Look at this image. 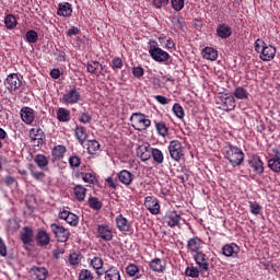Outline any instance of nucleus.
<instances>
[{
	"mask_svg": "<svg viewBox=\"0 0 280 280\" xmlns=\"http://www.w3.org/2000/svg\"><path fill=\"white\" fill-rule=\"evenodd\" d=\"M187 246L191 253H199L198 250H200V238H190L187 243Z\"/></svg>",
	"mask_w": 280,
	"mask_h": 280,
	"instance_id": "40",
	"label": "nucleus"
},
{
	"mask_svg": "<svg viewBox=\"0 0 280 280\" xmlns=\"http://www.w3.org/2000/svg\"><path fill=\"white\" fill-rule=\"evenodd\" d=\"M172 23L175 25V27H183L185 25V19L177 15L172 19Z\"/></svg>",
	"mask_w": 280,
	"mask_h": 280,
	"instance_id": "61",
	"label": "nucleus"
},
{
	"mask_svg": "<svg viewBox=\"0 0 280 280\" xmlns=\"http://www.w3.org/2000/svg\"><path fill=\"white\" fill-rule=\"evenodd\" d=\"M137 272H139V267L137 265L131 264V265L127 266L126 273L129 277H135L137 275Z\"/></svg>",
	"mask_w": 280,
	"mask_h": 280,
	"instance_id": "55",
	"label": "nucleus"
},
{
	"mask_svg": "<svg viewBox=\"0 0 280 280\" xmlns=\"http://www.w3.org/2000/svg\"><path fill=\"white\" fill-rule=\"evenodd\" d=\"M277 56V48L275 46H265L262 49V52H260V60H264V62H270Z\"/></svg>",
	"mask_w": 280,
	"mask_h": 280,
	"instance_id": "18",
	"label": "nucleus"
},
{
	"mask_svg": "<svg viewBox=\"0 0 280 280\" xmlns=\"http://www.w3.org/2000/svg\"><path fill=\"white\" fill-rule=\"evenodd\" d=\"M79 280H93V273L89 269H82L79 273Z\"/></svg>",
	"mask_w": 280,
	"mask_h": 280,
	"instance_id": "54",
	"label": "nucleus"
},
{
	"mask_svg": "<svg viewBox=\"0 0 280 280\" xmlns=\"http://www.w3.org/2000/svg\"><path fill=\"white\" fill-rule=\"evenodd\" d=\"M80 34V28L72 26L67 31V36H78Z\"/></svg>",
	"mask_w": 280,
	"mask_h": 280,
	"instance_id": "64",
	"label": "nucleus"
},
{
	"mask_svg": "<svg viewBox=\"0 0 280 280\" xmlns=\"http://www.w3.org/2000/svg\"><path fill=\"white\" fill-rule=\"evenodd\" d=\"M59 219L65 220L67 224H70V226H78L80 222V218L77 217L75 213L69 212L67 210L59 212Z\"/></svg>",
	"mask_w": 280,
	"mask_h": 280,
	"instance_id": "12",
	"label": "nucleus"
},
{
	"mask_svg": "<svg viewBox=\"0 0 280 280\" xmlns=\"http://www.w3.org/2000/svg\"><path fill=\"white\" fill-rule=\"evenodd\" d=\"M86 70L88 73L100 77L104 71V66H102V63H100L98 61H90L86 65Z\"/></svg>",
	"mask_w": 280,
	"mask_h": 280,
	"instance_id": "21",
	"label": "nucleus"
},
{
	"mask_svg": "<svg viewBox=\"0 0 280 280\" xmlns=\"http://www.w3.org/2000/svg\"><path fill=\"white\" fill-rule=\"evenodd\" d=\"M165 222L167 226L174 229V226H178V224H180V214H178L176 211H171L166 214Z\"/></svg>",
	"mask_w": 280,
	"mask_h": 280,
	"instance_id": "20",
	"label": "nucleus"
},
{
	"mask_svg": "<svg viewBox=\"0 0 280 280\" xmlns=\"http://www.w3.org/2000/svg\"><path fill=\"white\" fill-rule=\"evenodd\" d=\"M50 230L52 231L56 240L61 243L67 242L69 240V235H71V232H69L67 228L57 223H52L50 225Z\"/></svg>",
	"mask_w": 280,
	"mask_h": 280,
	"instance_id": "5",
	"label": "nucleus"
},
{
	"mask_svg": "<svg viewBox=\"0 0 280 280\" xmlns=\"http://www.w3.org/2000/svg\"><path fill=\"white\" fill-rule=\"evenodd\" d=\"M65 154H67V147L62 144H57L51 150V155L54 156L55 161L65 159Z\"/></svg>",
	"mask_w": 280,
	"mask_h": 280,
	"instance_id": "28",
	"label": "nucleus"
},
{
	"mask_svg": "<svg viewBox=\"0 0 280 280\" xmlns=\"http://www.w3.org/2000/svg\"><path fill=\"white\" fill-rule=\"evenodd\" d=\"M97 150H100V142H97L96 140H90L88 142V152L90 154H95Z\"/></svg>",
	"mask_w": 280,
	"mask_h": 280,
	"instance_id": "49",
	"label": "nucleus"
},
{
	"mask_svg": "<svg viewBox=\"0 0 280 280\" xmlns=\"http://www.w3.org/2000/svg\"><path fill=\"white\" fill-rule=\"evenodd\" d=\"M21 119L27 126H32L34 124V119H36V114H34V109L31 107H22L20 110Z\"/></svg>",
	"mask_w": 280,
	"mask_h": 280,
	"instance_id": "11",
	"label": "nucleus"
},
{
	"mask_svg": "<svg viewBox=\"0 0 280 280\" xmlns=\"http://www.w3.org/2000/svg\"><path fill=\"white\" fill-rule=\"evenodd\" d=\"M4 86L10 93H16L23 86V79L16 73H11L4 80Z\"/></svg>",
	"mask_w": 280,
	"mask_h": 280,
	"instance_id": "4",
	"label": "nucleus"
},
{
	"mask_svg": "<svg viewBox=\"0 0 280 280\" xmlns=\"http://www.w3.org/2000/svg\"><path fill=\"white\" fill-rule=\"evenodd\" d=\"M223 110H235V96H226L222 101Z\"/></svg>",
	"mask_w": 280,
	"mask_h": 280,
	"instance_id": "36",
	"label": "nucleus"
},
{
	"mask_svg": "<svg viewBox=\"0 0 280 280\" xmlns=\"http://www.w3.org/2000/svg\"><path fill=\"white\" fill-rule=\"evenodd\" d=\"M185 275L191 279H198L200 277V270H198L196 267H187Z\"/></svg>",
	"mask_w": 280,
	"mask_h": 280,
	"instance_id": "47",
	"label": "nucleus"
},
{
	"mask_svg": "<svg viewBox=\"0 0 280 280\" xmlns=\"http://www.w3.org/2000/svg\"><path fill=\"white\" fill-rule=\"evenodd\" d=\"M151 156L158 165H161L165 161V156L163 155V151L158 148H151Z\"/></svg>",
	"mask_w": 280,
	"mask_h": 280,
	"instance_id": "37",
	"label": "nucleus"
},
{
	"mask_svg": "<svg viewBox=\"0 0 280 280\" xmlns=\"http://www.w3.org/2000/svg\"><path fill=\"white\" fill-rule=\"evenodd\" d=\"M90 265L92 266V268H94V270H96V275L98 277H102L104 275V271L106 269H104V260L100 257H94L91 259Z\"/></svg>",
	"mask_w": 280,
	"mask_h": 280,
	"instance_id": "22",
	"label": "nucleus"
},
{
	"mask_svg": "<svg viewBox=\"0 0 280 280\" xmlns=\"http://www.w3.org/2000/svg\"><path fill=\"white\" fill-rule=\"evenodd\" d=\"M31 272L35 275L37 280H46L49 277V271L45 267L33 266Z\"/></svg>",
	"mask_w": 280,
	"mask_h": 280,
	"instance_id": "30",
	"label": "nucleus"
},
{
	"mask_svg": "<svg viewBox=\"0 0 280 280\" xmlns=\"http://www.w3.org/2000/svg\"><path fill=\"white\" fill-rule=\"evenodd\" d=\"M121 67H124V61H121V58L116 57L112 60V69H114V71H119Z\"/></svg>",
	"mask_w": 280,
	"mask_h": 280,
	"instance_id": "56",
	"label": "nucleus"
},
{
	"mask_svg": "<svg viewBox=\"0 0 280 280\" xmlns=\"http://www.w3.org/2000/svg\"><path fill=\"white\" fill-rule=\"evenodd\" d=\"M4 25L7 30H14L16 27V18L12 14H9L4 18Z\"/></svg>",
	"mask_w": 280,
	"mask_h": 280,
	"instance_id": "43",
	"label": "nucleus"
},
{
	"mask_svg": "<svg viewBox=\"0 0 280 280\" xmlns=\"http://www.w3.org/2000/svg\"><path fill=\"white\" fill-rule=\"evenodd\" d=\"M194 259L200 270H209V260L207 259V255H205L202 252H197L194 255Z\"/></svg>",
	"mask_w": 280,
	"mask_h": 280,
	"instance_id": "17",
	"label": "nucleus"
},
{
	"mask_svg": "<svg viewBox=\"0 0 280 280\" xmlns=\"http://www.w3.org/2000/svg\"><path fill=\"white\" fill-rule=\"evenodd\" d=\"M93 117L89 113H81L79 117V121L81 124H91Z\"/></svg>",
	"mask_w": 280,
	"mask_h": 280,
	"instance_id": "58",
	"label": "nucleus"
},
{
	"mask_svg": "<svg viewBox=\"0 0 280 280\" xmlns=\"http://www.w3.org/2000/svg\"><path fill=\"white\" fill-rule=\"evenodd\" d=\"M168 152L173 161H180L183 159V143L178 140H172L168 144Z\"/></svg>",
	"mask_w": 280,
	"mask_h": 280,
	"instance_id": "6",
	"label": "nucleus"
},
{
	"mask_svg": "<svg viewBox=\"0 0 280 280\" xmlns=\"http://www.w3.org/2000/svg\"><path fill=\"white\" fill-rule=\"evenodd\" d=\"M131 72L132 75L138 80H140V78H143V75L145 74V70L141 66L133 67Z\"/></svg>",
	"mask_w": 280,
	"mask_h": 280,
	"instance_id": "52",
	"label": "nucleus"
},
{
	"mask_svg": "<svg viewBox=\"0 0 280 280\" xmlns=\"http://www.w3.org/2000/svg\"><path fill=\"white\" fill-rule=\"evenodd\" d=\"M25 38L30 44H34L38 42V33L34 30H30L25 34Z\"/></svg>",
	"mask_w": 280,
	"mask_h": 280,
	"instance_id": "46",
	"label": "nucleus"
},
{
	"mask_svg": "<svg viewBox=\"0 0 280 280\" xmlns=\"http://www.w3.org/2000/svg\"><path fill=\"white\" fill-rule=\"evenodd\" d=\"M82 261V257L78 253H73L69 256V264L71 266H78Z\"/></svg>",
	"mask_w": 280,
	"mask_h": 280,
	"instance_id": "53",
	"label": "nucleus"
},
{
	"mask_svg": "<svg viewBox=\"0 0 280 280\" xmlns=\"http://www.w3.org/2000/svg\"><path fill=\"white\" fill-rule=\"evenodd\" d=\"M73 191L77 200H79L80 202H82L84 198H86V189L84 188V186L77 185L74 186Z\"/></svg>",
	"mask_w": 280,
	"mask_h": 280,
	"instance_id": "39",
	"label": "nucleus"
},
{
	"mask_svg": "<svg viewBox=\"0 0 280 280\" xmlns=\"http://www.w3.org/2000/svg\"><path fill=\"white\" fill-rule=\"evenodd\" d=\"M58 16H71L73 14V8L71 7V3L69 2H63L58 4V10H57Z\"/></svg>",
	"mask_w": 280,
	"mask_h": 280,
	"instance_id": "23",
	"label": "nucleus"
},
{
	"mask_svg": "<svg viewBox=\"0 0 280 280\" xmlns=\"http://www.w3.org/2000/svg\"><path fill=\"white\" fill-rule=\"evenodd\" d=\"M84 183H90V185H93L96 180V177L93 173H85L82 176Z\"/></svg>",
	"mask_w": 280,
	"mask_h": 280,
	"instance_id": "60",
	"label": "nucleus"
},
{
	"mask_svg": "<svg viewBox=\"0 0 280 280\" xmlns=\"http://www.w3.org/2000/svg\"><path fill=\"white\" fill-rule=\"evenodd\" d=\"M34 162L36 163L37 167H39V170H45V167L49 165V160L47 156H45V154L35 155Z\"/></svg>",
	"mask_w": 280,
	"mask_h": 280,
	"instance_id": "38",
	"label": "nucleus"
},
{
	"mask_svg": "<svg viewBox=\"0 0 280 280\" xmlns=\"http://www.w3.org/2000/svg\"><path fill=\"white\" fill-rule=\"evenodd\" d=\"M131 126L135 128V130H138L139 132H143V130H147L152 126V120L148 119L145 117V114L141 113H135L130 117Z\"/></svg>",
	"mask_w": 280,
	"mask_h": 280,
	"instance_id": "3",
	"label": "nucleus"
},
{
	"mask_svg": "<svg viewBox=\"0 0 280 280\" xmlns=\"http://www.w3.org/2000/svg\"><path fill=\"white\" fill-rule=\"evenodd\" d=\"M144 207L152 213V215H159L161 212V205L156 197H145Z\"/></svg>",
	"mask_w": 280,
	"mask_h": 280,
	"instance_id": "10",
	"label": "nucleus"
},
{
	"mask_svg": "<svg viewBox=\"0 0 280 280\" xmlns=\"http://www.w3.org/2000/svg\"><path fill=\"white\" fill-rule=\"evenodd\" d=\"M266 42H264L262 39H256L255 42V51H257V54H261L264 51V49L266 48Z\"/></svg>",
	"mask_w": 280,
	"mask_h": 280,
	"instance_id": "57",
	"label": "nucleus"
},
{
	"mask_svg": "<svg viewBox=\"0 0 280 280\" xmlns=\"http://www.w3.org/2000/svg\"><path fill=\"white\" fill-rule=\"evenodd\" d=\"M245 156L246 155L244 154V151H242V149H240L238 147L229 144L225 148L224 159L229 161L232 167H240V165L244 163Z\"/></svg>",
	"mask_w": 280,
	"mask_h": 280,
	"instance_id": "1",
	"label": "nucleus"
},
{
	"mask_svg": "<svg viewBox=\"0 0 280 280\" xmlns=\"http://www.w3.org/2000/svg\"><path fill=\"white\" fill-rule=\"evenodd\" d=\"M80 92L78 91V89L73 88L70 91H67L62 97L60 98V102H62V104H78L80 102Z\"/></svg>",
	"mask_w": 280,
	"mask_h": 280,
	"instance_id": "7",
	"label": "nucleus"
},
{
	"mask_svg": "<svg viewBox=\"0 0 280 280\" xmlns=\"http://www.w3.org/2000/svg\"><path fill=\"white\" fill-rule=\"evenodd\" d=\"M233 95L236 100H248L250 93H248V90L244 86H236Z\"/></svg>",
	"mask_w": 280,
	"mask_h": 280,
	"instance_id": "35",
	"label": "nucleus"
},
{
	"mask_svg": "<svg viewBox=\"0 0 280 280\" xmlns=\"http://www.w3.org/2000/svg\"><path fill=\"white\" fill-rule=\"evenodd\" d=\"M106 183H107L108 187H110L112 189H117V179H115L113 177H107Z\"/></svg>",
	"mask_w": 280,
	"mask_h": 280,
	"instance_id": "63",
	"label": "nucleus"
},
{
	"mask_svg": "<svg viewBox=\"0 0 280 280\" xmlns=\"http://www.w3.org/2000/svg\"><path fill=\"white\" fill-rule=\"evenodd\" d=\"M171 5L175 12H180L185 8V0H171Z\"/></svg>",
	"mask_w": 280,
	"mask_h": 280,
	"instance_id": "50",
	"label": "nucleus"
},
{
	"mask_svg": "<svg viewBox=\"0 0 280 280\" xmlns=\"http://www.w3.org/2000/svg\"><path fill=\"white\" fill-rule=\"evenodd\" d=\"M116 225L121 233H128L130 231V222L122 214L116 217Z\"/></svg>",
	"mask_w": 280,
	"mask_h": 280,
	"instance_id": "25",
	"label": "nucleus"
},
{
	"mask_svg": "<svg viewBox=\"0 0 280 280\" xmlns=\"http://www.w3.org/2000/svg\"><path fill=\"white\" fill-rule=\"evenodd\" d=\"M37 244L39 246H49V242H51V237L45 230H40L36 235Z\"/></svg>",
	"mask_w": 280,
	"mask_h": 280,
	"instance_id": "31",
	"label": "nucleus"
},
{
	"mask_svg": "<svg viewBox=\"0 0 280 280\" xmlns=\"http://www.w3.org/2000/svg\"><path fill=\"white\" fill-rule=\"evenodd\" d=\"M89 207L90 209H93L94 211H100L103 207L102 201L97 199L96 197H91L89 199Z\"/></svg>",
	"mask_w": 280,
	"mask_h": 280,
	"instance_id": "44",
	"label": "nucleus"
},
{
	"mask_svg": "<svg viewBox=\"0 0 280 280\" xmlns=\"http://www.w3.org/2000/svg\"><path fill=\"white\" fill-rule=\"evenodd\" d=\"M28 172L35 180H43L45 178V173L36 171V166H34V164L28 165Z\"/></svg>",
	"mask_w": 280,
	"mask_h": 280,
	"instance_id": "42",
	"label": "nucleus"
},
{
	"mask_svg": "<svg viewBox=\"0 0 280 280\" xmlns=\"http://www.w3.org/2000/svg\"><path fill=\"white\" fill-rule=\"evenodd\" d=\"M149 54L155 62H167L170 52L159 47V43L154 39L149 40Z\"/></svg>",
	"mask_w": 280,
	"mask_h": 280,
	"instance_id": "2",
	"label": "nucleus"
},
{
	"mask_svg": "<svg viewBox=\"0 0 280 280\" xmlns=\"http://www.w3.org/2000/svg\"><path fill=\"white\" fill-rule=\"evenodd\" d=\"M137 155L141 161H150L152 159V149L150 148L149 143L139 145L137 148Z\"/></svg>",
	"mask_w": 280,
	"mask_h": 280,
	"instance_id": "15",
	"label": "nucleus"
},
{
	"mask_svg": "<svg viewBox=\"0 0 280 280\" xmlns=\"http://www.w3.org/2000/svg\"><path fill=\"white\" fill-rule=\"evenodd\" d=\"M272 152L275 154V158L268 161V167L272 172L279 173L280 172V151L279 149L275 148L272 149Z\"/></svg>",
	"mask_w": 280,
	"mask_h": 280,
	"instance_id": "16",
	"label": "nucleus"
},
{
	"mask_svg": "<svg viewBox=\"0 0 280 280\" xmlns=\"http://www.w3.org/2000/svg\"><path fill=\"white\" fill-rule=\"evenodd\" d=\"M238 254H240V246H237V244L235 243L225 244L222 247V255H224V257H232L235 259V257H237Z\"/></svg>",
	"mask_w": 280,
	"mask_h": 280,
	"instance_id": "14",
	"label": "nucleus"
},
{
	"mask_svg": "<svg viewBox=\"0 0 280 280\" xmlns=\"http://www.w3.org/2000/svg\"><path fill=\"white\" fill-rule=\"evenodd\" d=\"M74 133L81 145L89 139V133H86V128H84V126H77Z\"/></svg>",
	"mask_w": 280,
	"mask_h": 280,
	"instance_id": "32",
	"label": "nucleus"
},
{
	"mask_svg": "<svg viewBox=\"0 0 280 280\" xmlns=\"http://www.w3.org/2000/svg\"><path fill=\"white\" fill-rule=\"evenodd\" d=\"M231 34H233V31L231 28V26L226 25V24H219L217 27V35L219 36V38H231Z\"/></svg>",
	"mask_w": 280,
	"mask_h": 280,
	"instance_id": "26",
	"label": "nucleus"
},
{
	"mask_svg": "<svg viewBox=\"0 0 280 280\" xmlns=\"http://www.w3.org/2000/svg\"><path fill=\"white\" fill-rule=\"evenodd\" d=\"M201 54L206 60H218V51L213 47H206Z\"/></svg>",
	"mask_w": 280,
	"mask_h": 280,
	"instance_id": "34",
	"label": "nucleus"
},
{
	"mask_svg": "<svg viewBox=\"0 0 280 280\" xmlns=\"http://www.w3.org/2000/svg\"><path fill=\"white\" fill-rule=\"evenodd\" d=\"M20 236L23 244L32 245L34 242V230H32V228L25 226L22 229Z\"/></svg>",
	"mask_w": 280,
	"mask_h": 280,
	"instance_id": "19",
	"label": "nucleus"
},
{
	"mask_svg": "<svg viewBox=\"0 0 280 280\" xmlns=\"http://www.w3.org/2000/svg\"><path fill=\"white\" fill-rule=\"evenodd\" d=\"M248 165L252 167V170L261 176L264 174V162L258 155L252 156V159L248 161Z\"/></svg>",
	"mask_w": 280,
	"mask_h": 280,
	"instance_id": "13",
	"label": "nucleus"
},
{
	"mask_svg": "<svg viewBox=\"0 0 280 280\" xmlns=\"http://www.w3.org/2000/svg\"><path fill=\"white\" fill-rule=\"evenodd\" d=\"M30 139L36 145H43L45 143V131L40 127H35L30 130Z\"/></svg>",
	"mask_w": 280,
	"mask_h": 280,
	"instance_id": "9",
	"label": "nucleus"
},
{
	"mask_svg": "<svg viewBox=\"0 0 280 280\" xmlns=\"http://www.w3.org/2000/svg\"><path fill=\"white\" fill-rule=\"evenodd\" d=\"M150 268L154 272H163V270H165V261L161 258H155L151 260Z\"/></svg>",
	"mask_w": 280,
	"mask_h": 280,
	"instance_id": "33",
	"label": "nucleus"
},
{
	"mask_svg": "<svg viewBox=\"0 0 280 280\" xmlns=\"http://www.w3.org/2000/svg\"><path fill=\"white\" fill-rule=\"evenodd\" d=\"M68 163H69L70 167L75 168L79 165H81L82 159H80V156H78V155H72L69 158Z\"/></svg>",
	"mask_w": 280,
	"mask_h": 280,
	"instance_id": "51",
	"label": "nucleus"
},
{
	"mask_svg": "<svg viewBox=\"0 0 280 280\" xmlns=\"http://www.w3.org/2000/svg\"><path fill=\"white\" fill-rule=\"evenodd\" d=\"M166 5H170V0H153V7L156 8V10L166 8Z\"/></svg>",
	"mask_w": 280,
	"mask_h": 280,
	"instance_id": "59",
	"label": "nucleus"
},
{
	"mask_svg": "<svg viewBox=\"0 0 280 280\" xmlns=\"http://www.w3.org/2000/svg\"><path fill=\"white\" fill-rule=\"evenodd\" d=\"M8 255V247L5 246V242L0 237V257H5Z\"/></svg>",
	"mask_w": 280,
	"mask_h": 280,
	"instance_id": "62",
	"label": "nucleus"
},
{
	"mask_svg": "<svg viewBox=\"0 0 280 280\" xmlns=\"http://www.w3.org/2000/svg\"><path fill=\"white\" fill-rule=\"evenodd\" d=\"M155 128L160 137H167V135L170 133V129L167 128V125H165V122L163 121H160V122L155 121Z\"/></svg>",
	"mask_w": 280,
	"mask_h": 280,
	"instance_id": "41",
	"label": "nucleus"
},
{
	"mask_svg": "<svg viewBox=\"0 0 280 280\" xmlns=\"http://www.w3.org/2000/svg\"><path fill=\"white\" fill-rule=\"evenodd\" d=\"M118 180L122 183V185H131L132 180H135V175L130 173V171L122 170L118 173Z\"/></svg>",
	"mask_w": 280,
	"mask_h": 280,
	"instance_id": "24",
	"label": "nucleus"
},
{
	"mask_svg": "<svg viewBox=\"0 0 280 280\" xmlns=\"http://www.w3.org/2000/svg\"><path fill=\"white\" fill-rule=\"evenodd\" d=\"M173 113L174 115L178 118V119H184L185 118V109L183 108V106H180V104L175 103L173 105Z\"/></svg>",
	"mask_w": 280,
	"mask_h": 280,
	"instance_id": "45",
	"label": "nucleus"
},
{
	"mask_svg": "<svg viewBox=\"0 0 280 280\" xmlns=\"http://www.w3.org/2000/svg\"><path fill=\"white\" fill-rule=\"evenodd\" d=\"M97 237L103 240V242H112L113 235V228L108 224H98L96 229Z\"/></svg>",
	"mask_w": 280,
	"mask_h": 280,
	"instance_id": "8",
	"label": "nucleus"
},
{
	"mask_svg": "<svg viewBox=\"0 0 280 280\" xmlns=\"http://www.w3.org/2000/svg\"><path fill=\"white\" fill-rule=\"evenodd\" d=\"M57 119L61 124H68V121H71V112L65 107H59L57 109Z\"/></svg>",
	"mask_w": 280,
	"mask_h": 280,
	"instance_id": "27",
	"label": "nucleus"
},
{
	"mask_svg": "<svg viewBox=\"0 0 280 280\" xmlns=\"http://www.w3.org/2000/svg\"><path fill=\"white\" fill-rule=\"evenodd\" d=\"M249 211L253 215L261 213V206L257 201H249Z\"/></svg>",
	"mask_w": 280,
	"mask_h": 280,
	"instance_id": "48",
	"label": "nucleus"
},
{
	"mask_svg": "<svg viewBox=\"0 0 280 280\" xmlns=\"http://www.w3.org/2000/svg\"><path fill=\"white\" fill-rule=\"evenodd\" d=\"M103 275H105V280H121V273L113 266L107 270L105 269Z\"/></svg>",
	"mask_w": 280,
	"mask_h": 280,
	"instance_id": "29",
	"label": "nucleus"
}]
</instances>
